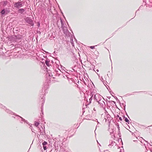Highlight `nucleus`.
Returning a JSON list of instances; mask_svg holds the SVG:
<instances>
[{"label": "nucleus", "instance_id": "nucleus-5", "mask_svg": "<svg viewBox=\"0 0 152 152\" xmlns=\"http://www.w3.org/2000/svg\"><path fill=\"white\" fill-rule=\"evenodd\" d=\"M39 123L38 122H34V126H36L37 127L39 125Z\"/></svg>", "mask_w": 152, "mask_h": 152}, {"label": "nucleus", "instance_id": "nucleus-7", "mask_svg": "<svg viewBox=\"0 0 152 152\" xmlns=\"http://www.w3.org/2000/svg\"><path fill=\"white\" fill-rule=\"evenodd\" d=\"M47 142L46 141H44V142L42 143V145L43 146H44L47 144Z\"/></svg>", "mask_w": 152, "mask_h": 152}, {"label": "nucleus", "instance_id": "nucleus-10", "mask_svg": "<svg viewBox=\"0 0 152 152\" xmlns=\"http://www.w3.org/2000/svg\"><path fill=\"white\" fill-rule=\"evenodd\" d=\"M43 148L44 150H46V146H43Z\"/></svg>", "mask_w": 152, "mask_h": 152}, {"label": "nucleus", "instance_id": "nucleus-6", "mask_svg": "<svg viewBox=\"0 0 152 152\" xmlns=\"http://www.w3.org/2000/svg\"><path fill=\"white\" fill-rule=\"evenodd\" d=\"M124 119L126 122H128L129 121V120L127 118L124 117Z\"/></svg>", "mask_w": 152, "mask_h": 152}, {"label": "nucleus", "instance_id": "nucleus-4", "mask_svg": "<svg viewBox=\"0 0 152 152\" xmlns=\"http://www.w3.org/2000/svg\"><path fill=\"white\" fill-rule=\"evenodd\" d=\"M5 12V11L4 9L2 10V11L1 12V13L2 15H4Z\"/></svg>", "mask_w": 152, "mask_h": 152}, {"label": "nucleus", "instance_id": "nucleus-1", "mask_svg": "<svg viewBox=\"0 0 152 152\" xmlns=\"http://www.w3.org/2000/svg\"><path fill=\"white\" fill-rule=\"evenodd\" d=\"M14 5V7L18 9L23 6L22 3L21 1L15 2Z\"/></svg>", "mask_w": 152, "mask_h": 152}, {"label": "nucleus", "instance_id": "nucleus-13", "mask_svg": "<svg viewBox=\"0 0 152 152\" xmlns=\"http://www.w3.org/2000/svg\"><path fill=\"white\" fill-rule=\"evenodd\" d=\"M46 64L47 65H48V63H46Z\"/></svg>", "mask_w": 152, "mask_h": 152}, {"label": "nucleus", "instance_id": "nucleus-2", "mask_svg": "<svg viewBox=\"0 0 152 152\" xmlns=\"http://www.w3.org/2000/svg\"><path fill=\"white\" fill-rule=\"evenodd\" d=\"M25 20L28 23L30 24L31 23L32 20L31 19L28 17H27L25 19Z\"/></svg>", "mask_w": 152, "mask_h": 152}, {"label": "nucleus", "instance_id": "nucleus-9", "mask_svg": "<svg viewBox=\"0 0 152 152\" xmlns=\"http://www.w3.org/2000/svg\"><path fill=\"white\" fill-rule=\"evenodd\" d=\"M10 12V11L9 9H6V11H5V12L6 14L8 13L9 12Z\"/></svg>", "mask_w": 152, "mask_h": 152}, {"label": "nucleus", "instance_id": "nucleus-11", "mask_svg": "<svg viewBox=\"0 0 152 152\" xmlns=\"http://www.w3.org/2000/svg\"><path fill=\"white\" fill-rule=\"evenodd\" d=\"M119 119L120 121H122V118H121V117H119Z\"/></svg>", "mask_w": 152, "mask_h": 152}, {"label": "nucleus", "instance_id": "nucleus-12", "mask_svg": "<svg viewBox=\"0 0 152 152\" xmlns=\"http://www.w3.org/2000/svg\"><path fill=\"white\" fill-rule=\"evenodd\" d=\"M46 64L47 65H48V63H46Z\"/></svg>", "mask_w": 152, "mask_h": 152}, {"label": "nucleus", "instance_id": "nucleus-8", "mask_svg": "<svg viewBox=\"0 0 152 152\" xmlns=\"http://www.w3.org/2000/svg\"><path fill=\"white\" fill-rule=\"evenodd\" d=\"M96 46V45L94 46H90L89 47L91 49H94L95 47Z\"/></svg>", "mask_w": 152, "mask_h": 152}, {"label": "nucleus", "instance_id": "nucleus-3", "mask_svg": "<svg viewBox=\"0 0 152 152\" xmlns=\"http://www.w3.org/2000/svg\"><path fill=\"white\" fill-rule=\"evenodd\" d=\"M18 12L20 13H22L24 11V10L23 9H19L18 11Z\"/></svg>", "mask_w": 152, "mask_h": 152}]
</instances>
